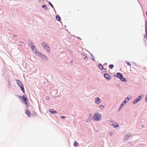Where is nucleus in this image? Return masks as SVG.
Returning <instances> with one entry per match:
<instances>
[{"instance_id": "1", "label": "nucleus", "mask_w": 147, "mask_h": 147, "mask_svg": "<svg viewBox=\"0 0 147 147\" xmlns=\"http://www.w3.org/2000/svg\"><path fill=\"white\" fill-rule=\"evenodd\" d=\"M93 119L96 121L100 120L101 119V116L98 113H96L94 115Z\"/></svg>"}, {"instance_id": "2", "label": "nucleus", "mask_w": 147, "mask_h": 147, "mask_svg": "<svg viewBox=\"0 0 147 147\" xmlns=\"http://www.w3.org/2000/svg\"><path fill=\"white\" fill-rule=\"evenodd\" d=\"M16 82L18 84L21 88L22 91L23 92H24V88L23 85L21 82L20 80H17Z\"/></svg>"}, {"instance_id": "3", "label": "nucleus", "mask_w": 147, "mask_h": 147, "mask_svg": "<svg viewBox=\"0 0 147 147\" xmlns=\"http://www.w3.org/2000/svg\"><path fill=\"white\" fill-rule=\"evenodd\" d=\"M117 76L118 78L120 79L123 82L125 81L126 80L125 78H123V75L121 73H117Z\"/></svg>"}, {"instance_id": "4", "label": "nucleus", "mask_w": 147, "mask_h": 147, "mask_svg": "<svg viewBox=\"0 0 147 147\" xmlns=\"http://www.w3.org/2000/svg\"><path fill=\"white\" fill-rule=\"evenodd\" d=\"M42 45L44 47V49L46 50L47 52H49L50 51V49L48 45L45 42H43L42 44Z\"/></svg>"}, {"instance_id": "5", "label": "nucleus", "mask_w": 147, "mask_h": 147, "mask_svg": "<svg viewBox=\"0 0 147 147\" xmlns=\"http://www.w3.org/2000/svg\"><path fill=\"white\" fill-rule=\"evenodd\" d=\"M109 122L110 125H111L115 127H118L119 126L118 124L115 122L112 121H109Z\"/></svg>"}, {"instance_id": "6", "label": "nucleus", "mask_w": 147, "mask_h": 147, "mask_svg": "<svg viewBox=\"0 0 147 147\" xmlns=\"http://www.w3.org/2000/svg\"><path fill=\"white\" fill-rule=\"evenodd\" d=\"M19 97L20 99L22 98V100L25 102V104L26 105L28 103V99L24 95H23L22 96H19Z\"/></svg>"}, {"instance_id": "7", "label": "nucleus", "mask_w": 147, "mask_h": 147, "mask_svg": "<svg viewBox=\"0 0 147 147\" xmlns=\"http://www.w3.org/2000/svg\"><path fill=\"white\" fill-rule=\"evenodd\" d=\"M129 100V98H125L124 101L122 102V103L121 104V107L119 109V110L120 109L121 107L124 105H125L127 102Z\"/></svg>"}, {"instance_id": "8", "label": "nucleus", "mask_w": 147, "mask_h": 147, "mask_svg": "<svg viewBox=\"0 0 147 147\" xmlns=\"http://www.w3.org/2000/svg\"><path fill=\"white\" fill-rule=\"evenodd\" d=\"M105 77L108 80H109L111 78V77L110 76L107 74H104Z\"/></svg>"}, {"instance_id": "9", "label": "nucleus", "mask_w": 147, "mask_h": 147, "mask_svg": "<svg viewBox=\"0 0 147 147\" xmlns=\"http://www.w3.org/2000/svg\"><path fill=\"white\" fill-rule=\"evenodd\" d=\"M146 25H145V30H146V35L144 36L145 38L147 39V20H146Z\"/></svg>"}, {"instance_id": "10", "label": "nucleus", "mask_w": 147, "mask_h": 147, "mask_svg": "<svg viewBox=\"0 0 147 147\" xmlns=\"http://www.w3.org/2000/svg\"><path fill=\"white\" fill-rule=\"evenodd\" d=\"M30 46L32 50L34 51L35 50H34V48H35V47L34 46L33 43L32 42H31L30 44Z\"/></svg>"}, {"instance_id": "11", "label": "nucleus", "mask_w": 147, "mask_h": 147, "mask_svg": "<svg viewBox=\"0 0 147 147\" xmlns=\"http://www.w3.org/2000/svg\"><path fill=\"white\" fill-rule=\"evenodd\" d=\"M25 113L26 114H27L28 115V116L29 117H31V114L30 113V112L29 111H28V110H26Z\"/></svg>"}, {"instance_id": "12", "label": "nucleus", "mask_w": 147, "mask_h": 147, "mask_svg": "<svg viewBox=\"0 0 147 147\" xmlns=\"http://www.w3.org/2000/svg\"><path fill=\"white\" fill-rule=\"evenodd\" d=\"M96 103L97 104L99 103L100 101V99L99 98H96Z\"/></svg>"}, {"instance_id": "13", "label": "nucleus", "mask_w": 147, "mask_h": 147, "mask_svg": "<svg viewBox=\"0 0 147 147\" xmlns=\"http://www.w3.org/2000/svg\"><path fill=\"white\" fill-rule=\"evenodd\" d=\"M49 111L51 113L53 114L56 113H57V112L56 111L53 110L52 109H50Z\"/></svg>"}, {"instance_id": "14", "label": "nucleus", "mask_w": 147, "mask_h": 147, "mask_svg": "<svg viewBox=\"0 0 147 147\" xmlns=\"http://www.w3.org/2000/svg\"><path fill=\"white\" fill-rule=\"evenodd\" d=\"M56 18L57 20L59 21H60L61 20V19H60V16L58 15L56 16Z\"/></svg>"}, {"instance_id": "15", "label": "nucleus", "mask_w": 147, "mask_h": 147, "mask_svg": "<svg viewBox=\"0 0 147 147\" xmlns=\"http://www.w3.org/2000/svg\"><path fill=\"white\" fill-rule=\"evenodd\" d=\"M99 68L101 69L102 70L103 68V67L102 65L101 64H99Z\"/></svg>"}, {"instance_id": "16", "label": "nucleus", "mask_w": 147, "mask_h": 147, "mask_svg": "<svg viewBox=\"0 0 147 147\" xmlns=\"http://www.w3.org/2000/svg\"><path fill=\"white\" fill-rule=\"evenodd\" d=\"M139 101V100L137 99V98L135 100H134V102H133V104H135L137 103Z\"/></svg>"}, {"instance_id": "17", "label": "nucleus", "mask_w": 147, "mask_h": 147, "mask_svg": "<svg viewBox=\"0 0 147 147\" xmlns=\"http://www.w3.org/2000/svg\"><path fill=\"white\" fill-rule=\"evenodd\" d=\"M109 67L110 69H112L114 67V65L113 64L110 65H109Z\"/></svg>"}, {"instance_id": "18", "label": "nucleus", "mask_w": 147, "mask_h": 147, "mask_svg": "<svg viewBox=\"0 0 147 147\" xmlns=\"http://www.w3.org/2000/svg\"><path fill=\"white\" fill-rule=\"evenodd\" d=\"M125 62L128 65L131 66V64L129 61H125Z\"/></svg>"}, {"instance_id": "19", "label": "nucleus", "mask_w": 147, "mask_h": 147, "mask_svg": "<svg viewBox=\"0 0 147 147\" xmlns=\"http://www.w3.org/2000/svg\"><path fill=\"white\" fill-rule=\"evenodd\" d=\"M42 59L44 60L46 59V56L44 55H42Z\"/></svg>"}, {"instance_id": "20", "label": "nucleus", "mask_w": 147, "mask_h": 147, "mask_svg": "<svg viewBox=\"0 0 147 147\" xmlns=\"http://www.w3.org/2000/svg\"><path fill=\"white\" fill-rule=\"evenodd\" d=\"M78 142H74V145L75 146H78Z\"/></svg>"}, {"instance_id": "21", "label": "nucleus", "mask_w": 147, "mask_h": 147, "mask_svg": "<svg viewBox=\"0 0 147 147\" xmlns=\"http://www.w3.org/2000/svg\"><path fill=\"white\" fill-rule=\"evenodd\" d=\"M42 7L43 8H45V9H47V8L46 7V5H43L42 6Z\"/></svg>"}, {"instance_id": "22", "label": "nucleus", "mask_w": 147, "mask_h": 147, "mask_svg": "<svg viewBox=\"0 0 147 147\" xmlns=\"http://www.w3.org/2000/svg\"><path fill=\"white\" fill-rule=\"evenodd\" d=\"M141 98H142V97L140 96H138L137 98V99L138 100H139V101L141 100Z\"/></svg>"}, {"instance_id": "23", "label": "nucleus", "mask_w": 147, "mask_h": 147, "mask_svg": "<svg viewBox=\"0 0 147 147\" xmlns=\"http://www.w3.org/2000/svg\"><path fill=\"white\" fill-rule=\"evenodd\" d=\"M49 5H51V6L53 8H54V7L53 5H52V4L51 3V2H49Z\"/></svg>"}, {"instance_id": "24", "label": "nucleus", "mask_w": 147, "mask_h": 147, "mask_svg": "<svg viewBox=\"0 0 147 147\" xmlns=\"http://www.w3.org/2000/svg\"><path fill=\"white\" fill-rule=\"evenodd\" d=\"M19 43L20 45L21 46H23L24 45V43L22 42H20Z\"/></svg>"}, {"instance_id": "25", "label": "nucleus", "mask_w": 147, "mask_h": 147, "mask_svg": "<svg viewBox=\"0 0 147 147\" xmlns=\"http://www.w3.org/2000/svg\"><path fill=\"white\" fill-rule=\"evenodd\" d=\"M104 106L103 105H100L99 106V107L101 109H102L103 108Z\"/></svg>"}, {"instance_id": "26", "label": "nucleus", "mask_w": 147, "mask_h": 147, "mask_svg": "<svg viewBox=\"0 0 147 147\" xmlns=\"http://www.w3.org/2000/svg\"><path fill=\"white\" fill-rule=\"evenodd\" d=\"M113 134V133L112 132H110L109 133V134L110 135H112Z\"/></svg>"}, {"instance_id": "27", "label": "nucleus", "mask_w": 147, "mask_h": 147, "mask_svg": "<svg viewBox=\"0 0 147 147\" xmlns=\"http://www.w3.org/2000/svg\"><path fill=\"white\" fill-rule=\"evenodd\" d=\"M61 118H62V119H63V118H65V116H62L61 117Z\"/></svg>"}, {"instance_id": "28", "label": "nucleus", "mask_w": 147, "mask_h": 147, "mask_svg": "<svg viewBox=\"0 0 147 147\" xmlns=\"http://www.w3.org/2000/svg\"><path fill=\"white\" fill-rule=\"evenodd\" d=\"M146 101L147 102V95H146Z\"/></svg>"}, {"instance_id": "29", "label": "nucleus", "mask_w": 147, "mask_h": 147, "mask_svg": "<svg viewBox=\"0 0 147 147\" xmlns=\"http://www.w3.org/2000/svg\"><path fill=\"white\" fill-rule=\"evenodd\" d=\"M46 98L47 100H48L49 99V97L48 96V97H46Z\"/></svg>"}]
</instances>
